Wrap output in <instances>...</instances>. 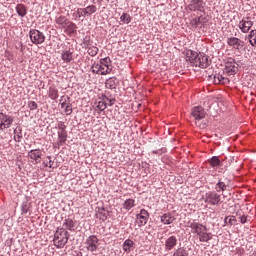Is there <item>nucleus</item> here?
<instances>
[{
  "instance_id": "nucleus-18",
  "label": "nucleus",
  "mask_w": 256,
  "mask_h": 256,
  "mask_svg": "<svg viewBox=\"0 0 256 256\" xmlns=\"http://www.w3.org/2000/svg\"><path fill=\"white\" fill-rule=\"evenodd\" d=\"M58 139H59L60 145H63V143H65V141H67V130H65V128H63V127L59 128Z\"/></svg>"
},
{
  "instance_id": "nucleus-26",
  "label": "nucleus",
  "mask_w": 256,
  "mask_h": 256,
  "mask_svg": "<svg viewBox=\"0 0 256 256\" xmlns=\"http://www.w3.org/2000/svg\"><path fill=\"white\" fill-rule=\"evenodd\" d=\"M57 25H60L63 29L69 25V20L65 16H59L56 18Z\"/></svg>"
},
{
  "instance_id": "nucleus-31",
  "label": "nucleus",
  "mask_w": 256,
  "mask_h": 256,
  "mask_svg": "<svg viewBox=\"0 0 256 256\" xmlns=\"http://www.w3.org/2000/svg\"><path fill=\"white\" fill-rule=\"evenodd\" d=\"M123 207H124V209H126V211H130V209H133V207H135V200L127 199L124 202Z\"/></svg>"
},
{
  "instance_id": "nucleus-27",
  "label": "nucleus",
  "mask_w": 256,
  "mask_h": 256,
  "mask_svg": "<svg viewBox=\"0 0 256 256\" xmlns=\"http://www.w3.org/2000/svg\"><path fill=\"white\" fill-rule=\"evenodd\" d=\"M61 57L66 63H71L73 61V52L71 50L64 51Z\"/></svg>"
},
{
  "instance_id": "nucleus-45",
  "label": "nucleus",
  "mask_w": 256,
  "mask_h": 256,
  "mask_svg": "<svg viewBox=\"0 0 256 256\" xmlns=\"http://www.w3.org/2000/svg\"><path fill=\"white\" fill-rule=\"evenodd\" d=\"M28 212H29V210L27 208H25V207L22 208V213H28Z\"/></svg>"
},
{
  "instance_id": "nucleus-21",
  "label": "nucleus",
  "mask_w": 256,
  "mask_h": 256,
  "mask_svg": "<svg viewBox=\"0 0 256 256\" xmlns=\"http://www.w3.org/2000/svg\"><path fill=\"white\" fill-rule=\"evenodd\" d=\"M16 13H18L19 17H25V15H27V6L24 4H17Z\"/></svg>"
},
{
  "instance_id": "nucleus-2",
  "label": "nucleus",
  "mask_w": 256,
  "mask_h": 256,
  "mask_svg": "<svg viewBox=\"0 0 256 256\" xmlns=\"http://www.w3.org/2000/svg\"><path fill=\"white\" fill-rule=\"evenodd\" d=\"M69 241V232L62 228L58 230L54 235V245L58 247V249H63L65 245H67Z\"/></svg>"
},
{
  "instance_id": "nucleus-16",
  "label": "nucleus",
  "mask_w": 256,
  "mask_h": 256,
  "mask_svg": "<svg viewBox=\"0 0 256 256\" xmlns=\"http://www.w3.org/2000/svg\"><path fill=\"white\" fill-rule=\"evenodd\" d=\"M78 13H81L84 17H87L89 15H93V13H97V6L95 5H90L86 8H80L78 10Z\"/></svg>"
},
{
  "instance_id": "nucleus-48",
  "label": "nucleus",
  "mask_w": 256,
  "mask_h": 256,
  "mask_svg": "<svg viewBox=\"0 0 256 256\" xmlns=\"http://www.w3.org/2000/svg\"><path fill=\"white\" fill-rule=\"evenodd\" d=\"M199 127H201L203 129V128H205V124L199 125Z\"/></svg>"
},
{
  "instance_id": "nucleus-23",
  "label": "nucleus",
  "mask_w": 256,
  "mask_h": 256,
  "mask_svg": "<svg viewBox=\"0 0 256 256\" xmlns=\"http://www.w3.org/2000/svg\"><path fill=\"white\" fill-rule=\"evenodd\" d=\"M75 31H77V25H75V23H73V22L68 21V24L65 26V32L68 35H73V33H75Z\"/></svg>"
},
{
  "instance_id": "nucleus-37",
  "label": "nucleus",
  "mask_w": 256,
  "mask_h": 256,
  "mask_svg": "<svg viewBox=\"0 0 256 256\" xmlns=\"http://www.w3.org/2000/svg\"><path fill=\"white\" fill-rule=\"evenodd\" d=\"M216 191L219 193L221 191H227V185L225 184V182H221L219 181L217 184H216V187H215Z\"/></svg>"
},
{
  "instance_id": "nucleus-11",
  "label": "nucleus",
  "mask_w": 256,
  "mask_h": 256,
  "mask_svg": "<svg viewBox=\"0 0 256 256\" xmlns=\"http://www.w3.org/2000/svg\"><path fill=\"white\" fill-rule=\"evenodd\" d=\"M13 117L5 115L3 113L0 114V129H9L11 125H13Z\"/></svg>"
},
{
  "instance_id": "nucleus-19",
  "label": "nucleus",
  "mask_w": 256,
  "mask_h": 256,
  "mask_svg": "<svg viewBox=\"0 0 256 256\" xmlns=\"http://www.w3.org/2000/svg\"><path fill=\"white\" fill-rule=\"evenodd\" d=\"M175 245H177V237L175 236H170L165 243V247L166 249H168V251H171V249H173V247H175Z\"/></svg>"
},
{
  "instance_id": "nucleus-15",
  "label": "nucleus",
  "mask_w": 256,
  "mask_h": 256,
  "mask_svg": "<svg viewBox=\"0 0 256 256\" xmlns=\"http://www.w3.org/2000/svg\"><path fill=\"white\" fill-rule=\"evenodd\" d=\"M183 55L186 57V61H190L192 65L195 66V63H197V59L199 57V54L191 49H187L183 52Z\"/></svg>"
},
{
  "instance_id": "nucleus-40",
  "label": "nucleus",
  "mask_w": 256,
  "mask_h": 256,
  "mask_svg": "<svg viewBox=\"0 0 256 256\" xmlns=\"http://www.w3.org/2000/svg\"><path fill=\"white\" fill-rule=\"evenodd\" d=\"M216 77H218V80H220V83L222 85H225V83H229V79L223 77V75L216 74Z\"/></svg>"
},
{
  "instance_id": "nucleus-35",
  "label": "nucleus",
  "mask_w": 256,
  "mask_h": 256,
  "mask_svg": "<svg viewBox=\"0 0 256 256\" xmlns=\"http://www.w3.org/2000/svg\"><path fill=\"white\" fill-rule=\"evenodd\" d=\"M224 223L225 225H235V223H237V218H235V216H227L224 219Z\"/></svg>"
},
{
  "instance_id": "nucleus-46",
  "label": "nucleus",
  "mask_w": 256,
  "mask_h": 256,
  "mask_svg": "<svg viewBox=\"0 0 256 256\" xmlns=\"http://www.w3.org/2000/svg\"><path fill=\"white\" fill-rule=\"evenodd\" d=\"M66 106L67 104L65 102L61 103V109H65Z\"/></svg>"
},
{
  "instance_id": "nucleus-29",
  "label": "nucleus",
  "mask_w": 256,
  "mask_h": 256,
  "mask_svg": "<svg viewBox=\"0 0 256 256\" xmlns=\"http://www.w3.org/2000/svg\"><path fill=\"white\" fill-rule=\"evenodd\" d=\"M63 227H65V229H68V231H73V229L75 228V222L73 221V219L68 218L64 221Z\"/></svg>"
},
{
  "instance_id": "nucleus-17",
  "label": "nucleus",
  "mask_w": 256,
  "mask_h": 256,
  "mask_svg": "<svg viewBox=\"0 0 256 256\" xmlns=\"http://www.w3.org/2000/svg\"><path fill=\"white\" fill-rule=\"evenodd\" d=\"M48 96L50 99L55 101V99L59 98V90L55 86H50L48 90Z\"/></svg>"
},
{
  "instance_id": "nucleus-42",
  "label": "nucleus",
  "mask_w": 256,
  "mask_h": 256,
  "mask_svg": "<svg viewBox=\"0 0 256 256\" xmlns=\"http://www.w3.org/2000/svg\"><path fill=\"white\" fill-rule=\"evenodd\" d=\"M65 113L66 115H71V113H73V108L71 107V104L66 105Z\"/></svg>"
},
{
  "instance_id": "nucleus-9",
  "label": "nucleus",
  "mask_w": 256,
  "mask_h": 256,
  "mask_svg": "<svg viewBox=\"0 0 256 256\" xmlns=\"http://www.w3.org/2000/svg\"><path fill=\"white\" fill-rule=\"evenodd\" d=\"M149 221V212L145 209H141L140 213L136 215V223H138L139 227H143L147 225Z\"/></svg>"
},
{
  "instance_id": "nucleus-20",
  "label": "nucleus",
  "mask_w": 256,
  "mask_h": 256,
  "mask_svg": "<svg viewBox=\"0 0 256 256\" xmlns=\"http://www.w3.org/2000/svg\"><path fill=\"white\" fill-rule=\"evenodd\" d=\"M173 221H175V217H173V215L167 213L164 214L161 217V223H164V225H171V223H173Z\"/></svg>"
},
{
  "instance_id": "nucleus-34",
  "label": "nucleus",
  "mask_w": 256,
  "mask_h": 256,
  "mask_svg": "<svg viewBox=\"0 0 256 256\" xmlns=\"http://www.w3.org/2000/svg\"><path fill=\"white\" fill-rule=\"evenodd\" d=\"M120 21L125 25H129V23H131V15L128 13H123L120 17Z\"/></svg>"
},
{
  "instance_id": "nucleus-32",
  "label": "nucleus",
  "mask_w": 256,
  "mask_h": 256,
  "mask_svg": "<svg viewBox=\"0 0 256 256\" xmlns=\"http://www.w3.org/2000/svg\"><path fill=\"white\" fill-rule=\"evenodd\" d=\"M211 167H219L221 165V160L217 156H213L211 159L208 160Z\"/></svg>"
},
{
  "instance_id": "nucleus-33",
  "label": "nucleus",
  "mask_w": 256,
  "mask_h": 256,
  "mask_svg": "<svg viewBox=\"0 0 256 256\" xmlns=\"http://www.w3.org/2000/svg\"><path fill=\"white\" fill-rule=\"evenodd\" d=\"M199 239L202 243H207V241H211V235L207 232H202L201 234H198Z\"/></svg>"
},
{
  "instance_id": "nucleus-44",
  "label": "nucleus",
  "mask_w": 256,
  "mask_h": 256,
  "mask_svg": "<svg viewBox=\"0 0 256 256\" xmlns=\"http://www.w3.org/2000/svg\"><path fill=\"white\" fill-rule=\"evenodd\" d=\"M240 223H247V216H241L240 217Z\"/></svg>"
},
{
  "instance_id": "nucleus-30",
  "label": "nucleus",
  "mask_w": 256,
  "mask_h": 256,
  "mask_svg": "<svg viewBox=\"0 0 256 256\" xmlns=\"http://www.w3.org/2000/svg\"><path fill=\"white\" fill-rule=\"evenodd\" d=\"M248 38L250 45H252V47H256V30H251Z\"/></svg>"
},
{
  "instance_id": "nucleus-1",
  "label": "nucleus",
  "mask_w": 256,
  "mask_h": 256,
  "mask_svg": "<svg viewBox=\"0 0 256 256\" xmlns=\"http://www.w3.org/2000/svg\"><path fill=\"white\" fill-rule=\"evenodd\" d=\"M92 73H96V75H109L113 69L111 68V58L106 57L100 59L99 62L94 63L91 67Z\"/></svg>"
},
{
  "instance_id": "nucleus-12",
  "label": "nucleus",
  "mask_w": 256,
  "mask_h": 256,
  "mask_svg": "<svg viewBox=\"0 0 256 256\" xmlns=\"http://www.w3.org/2000/svg\"><path fill=\"white\" fill-rule=\"evenodd\" d=\"M238 27L243 33H249L253 27V21L249 17L244 18L239 22Z\"/></svg>"
},
{
  "instance_id": "nucleus-7",
  "label": "nucleus",
  "mask_w": 256,
  "mask_h": 256,
  "mask_svg": "<svg viewBox=\"0 0 256 256\" xmlns=\"http://www.w3.org/2000/svg\"><path fill=\"white\" fill-rule=\"evenodd\" d=\"M28 157L34 165H37L43 159V151L41 149H34L28 152Z\"/></svg>"
},
{
  "instance_id": "nucleus-22",
  "label": "nucleus",
  "mask_w": 256,
  "mask_h": 256,
  "mask_svg": "<svg viewBox=\"0 0 256 256\" xmlns=\"http://www.w3.org/2000/svg\"><path fill=\"white\" fill-rule=\"evenodd\" d=\"M190 228L192 229L193 233H197L198 235L203 232V225L197 222L190 223Z\"/></svg>"
},
{
  "instance_id": "nucleus-13",
  "label": "nucleus",
  "mask_w": 256,
  "mask_h": 256,
  "mask_svg": "<svg viewBox=\"0 0 256 256\" xmlns=\"http://www.w3.org/2000/svg\"><path fill=\"white\" fill-rule=\"evenodd\" d=\"M205 8V2L203 0H191L190 4L187 6L189 11H203Z\"/></svg>"
},
{
  "instance_id": "nucleus-24",
  "label": "nucleus",
  "mask_w": 256,
  "mask_h": 256,
  "mask_svg": "<svg viewBox=\"0 0 256 256\" xmlns=\"http://www.w3.org/2000/svg\"><path fill=\"white\" fill-rule=\"evenodd\" d=\"M106 89H116L117 88V78L111 77L106 80Z\"/></svg>"
},
{
  "instance_id": "nucleus-41",
  "label": "nucleus",
  "mask_w": 256,
  "mask_h": 256,
  "mask_svg": "<svg viewBox=\"0 0 256 256\" xmlns=\"http://www.w3.org/2000/svg\"><path fill=\"white\" fill-rule=\"evenodd\" d=\"M28 107H29V109H30L31 111H35V109H37V102H35V101H30V102L28 103Z\"/></svg>"
},
{
  "instance_id": "nucleus-14",
  "label": "nucleus",
  "mask_w": 256,
  "mask_h": 256,
  "mask_svg": "<svg viewBox=\"0 0 256 256\" xmlns=\"http://www.w3.org/2000/svg\"><path fill=\"white\" fill-rule=\"evenodd\" d=\"M227 44L229 47H232V49L239 50L242 49L243 45H245V42L237 37H230L227 40Z\"/></svg>"
},
{
  "instance_id": "nucleus-50",
  "label": "nucleus",
  "mask_w": 256,
  "mask_h": 256,
  "mask_svg": "<svg viewBox=\"0 0 256 256\" xmlns=\"http://www.w3.org/2000/svg\"><path fill=\"white\" fill-rule=\"evenodd\" d=\"M253 256H256V253H255V254H253Z\"/></svg>"
},
{
  "instance_id": "nucleus-39",
  "label": "nucleus",
  "mask_w": 256,
  "mask_h": 256,
  "mask_svg": "<svg viewBox=\"0 0 256 256\" xmlns=\"http://www.w3.org/2000/svg\"><path fill=\"white\" fill-rule=\"evenodd\" d=\"M173 256H187V252L183 248L177 249Z\"/></svg>"
},
{
  "instance_id": "nucleus-36",
  "label": "nucleus",
  "mask_w": 256,
  "mask_h": 256,
  "mask_svg": "<svg viewBox=\"0 0 256 256\" xmlns=\"http://www.w3.org/2000/svg\"><path fill=\"white\" fill-rule=\"evenodd\" d=\"M87 53L90 55V57H95L97 53H99V48L96 46H90L87 50Z\"/></svg>"
},
{
  "instance_id": "nucleus-8",
  "label": "nucleus",
  "mask_w": 256,
  "mask_h": 256,
  "mask_svg": "<svg viewBox=\"0 0 256 256\" xmlns=\"http://www.w3.org/2000/svg\"><path fill=\"white\" fill-rule=\"evenodd\" d=\"M205 109L201 106H195L194 108H192L191 111V117H193V119H195L196 124L198 121H201V119H205Z\"/></svg>"
},
{
  "instance_id": "nucleus-25",
  "label": "nucleus",
  "mask_w": 256,
  "mask_h": 256,
  "mask_svg": "<svg viewBox=\"0 0 256 256\" xmlns=\"http://www.w3.org/2000/svg\"><path fill=\"white\" fill-rule=\"evenodd\" d=\"M133 245H135L133 240H131V239L125 240L123 243V251L125 253H131V248H133Z\"/></svg>"
},
{
  "instance_id": "nucleus-49",
  "label": "nucleus",
  "mask_w": 256,
  "mask_h": 256,
  "mask_svg": "<svg viewBox=\"0 0 256 256\" xmlns=\"http://www.w3.org/2000/svg\"><path fill=\"white\" fill-rule=\"evenodd\" d=\"M104 219H107V216L103 215Z\"/></svg>"
},
{
  "instance_id": "nucleus-5",
  "label": "nucleus",
  "mask_w": 256,
  "mask_h": 256,
  "mask_svg": "<svg viewBox=\"0 0 256 256\" xmlns=\"http://www.w3.org/2000/svg\"><path fill=\"white\" fill-rule=\"evenodd\" d=\"M87 251L91 253L97 251L99 249V238L95 235H90L85 242Z\"/></svg>"
},
{
  "instance_id": "nucleus-3",
  "label": "nucleus",
  "mask_w": 256,
  "mask_h": 256,
  "mask_svg": "<svg viewBox=\"0 0 256 256\" xmlns=\"http://www.w3.org/2000/svg\"><path fill=\"white\" fill-rule=\"evenodd\" d=\"M29 37L30 41L34 45H42V43H45V34L43 32L33 29L29 31Z\"/></svg>"
},
{
  "instance_id": "nucleus-6",
  "label": "nucleus",
  "mask_w": 256,
  "mask_h": 256,
  "mask_svg": "<svg viewBox=\"0 0 256 256\" xmlns=\"http://www.w3.org/2000/svg\"><path fill=\"white\" fill-rule=\"evenodd\" d=\"M239 71V64L235 62L233 58H230L226 63L224 67V73L228 75H235Z\"/></svg>"
},
{
  "instance_id": "nucleus-47",
  "label": "nucleus",
  "mask_w": 256,
  "mask_h": 256,
  "mask_svg": "<svg viewBox=\"0 0 256 256\" xmlns=\"http://www.w3.org/2000/svg\"><path fill=\"white\" fill-rule=\"evenodd\" d=\"M110 106L115 104V100H109Z\"/></svg>"
},
{
  "instance_id": "nucleus-4",
  "label": "nucleus",
  "mask_w": 256,
  "mask_h": 256,
  "mask_svg": "<svg viewBox=\"0 0 256 256\" xmlns=\"http://www.w3.org/2000/svg\"><path fill=\"white\" fill-rule=\"evenodd\" d=\"M207 205H219L221 203V195L216 192H207L203 197Z\"/></svg>"
},
{
  "instance_id": "nucleus-43",
  "label": "nucleus",
  "mask_w": 256,
  "mask_h": 256,
  "mask_svg": "<svg viewBox=\"0 0 256 256\" xmlns=\"http://www.w3.org/2000/svg\"><path fill=\"white\" fill-rule=\"evenodd\" d=\"M213 83H215V85H220L221 84V82H220L219 78L217 77V75H214Z\"/></svg>"
},
{
  "instance_id": "nucleus-10",
  "label": "nucleus",
  "mask_w": 256,
  "mask_h": 256,
  "mask_svg": "<svg viewBox=\"0 0 256 256\" xmlns=\"http://www.w3.org/2000/svg\"><path fill=\"white\" fill-rule=\"evenodd\" d=\"M209 66V56L205 55V53L198 54V58L194 67H200L201 69H207Z\"/></svg>"
},
{
  "instance_id": "nucleus-38",
  "label": "nucleus",
  "mask_w": 256,
  "mask_h": 256,
  "mask_svg": "<svg viewBox=\"0 0 256 256\" xmlns=\"http://www.w3.org/2000/svg\"><path fill=\"white\" fill-rule=\"evenodd\" d=\"M98 111H105L107 109V103L105 101H99L96 105Z\"/></svg>"
},
{
  "instance_id": "nucleus-28",
  "label": "nucleus",
  "mask_w": 256,
  "mask_h": 256,
  "mask_svg": "<svg viewBox=\"0 0 256 256\" xmlns=\"http://www.w3.org/2000/svg\"><path fill=\"white\" fill-rule=\"evenodd\" d=\"M43 165L45 167H49V169H55L57 166H55V161L51 159V156H47L45 160L43 161Z\"/></svg>"
}]
</instances>
